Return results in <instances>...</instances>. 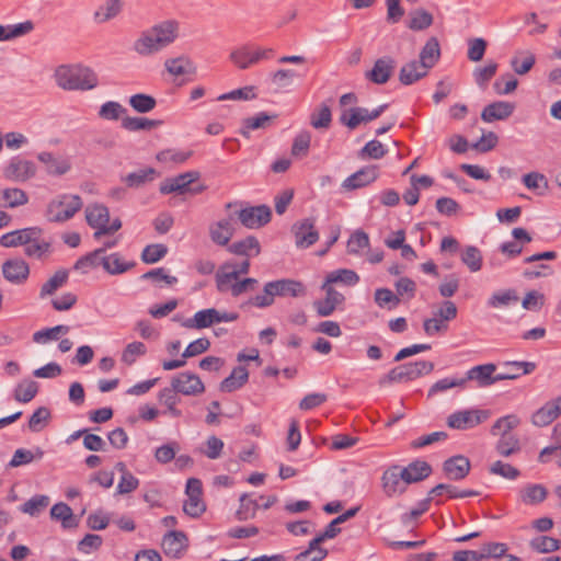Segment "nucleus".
<instances>
[{"instance_id":"f257e3e1","label":"nucleus","mask_w":561,"mask_h":561,"mask_svg":"<svg viewBox=\"0 0 561 561\" xmlns=\"http://www.w3.org/2000/svg\"><path fill=\"white\" fill-rule=\"evenodd\" d=\"M305 294L306 287L301 282L282 278L265 283L263 293L251 297L247 304L263 309L272 306L275 297H300Z\"/></svg>"},{"instance_id":"f03ea898","label":"nucleus","mask_w":561,"mask_h":561,"mask_svg":"<svg viewBox=\"0 0 561 561\" xmlns=\"http://www.w3.org/2000/svg\"><path fill=\"white\" fill-rule=\"evenodd\" d=\"M54 78L59 88L69 91L91 90L98 85L96 73L90 68L79 65L57 67Z\"/></svg>"},{"instance_id":"7ed1b4c3","label":"nucleus","mask_w":561,"mask_h":561,"mask_svg":"<svg viewBox=\"0 0 561 561\" xmlns=\"http://www.w3.org/2000/svg\"><path fill=\"white\" fill-rule=\"evenodd\" d=\"M434 370V363L430 360H415L405 363L390 369L379 379V385L385 386L393 382H407L428 375Z\"/></svg>"},{"instance_id":"20e7f679","label":"nucleus","mask_w":561,"mask_h":561,"mask_svg":"<svg viewBox=\"0 0 561 561\" xmlns=\"http://www.w3.org/2000/svg\"><path fill=\"white\" fill-rule=\"evenodd\" d=\"M79 195L61 194L51 199L46 209V218L50 222H65L82 208Z\"/></svg>"},{"instance_id":"39448f33","label":"nucleus","mask_w":561,"mask_h":561,"mask_svg":"<svg viewBox=\"0 0 561 561\" xmlns=\"http://www.w3.org/2000/svg\"><path fill=\"white\" fill-rule=\"evenodd\" d=\"M201 174L197 171H188L181 173L173 178H167L161 182L159 191L163 195L178 193L180 195L191 193L199 194L205 190L204 185L192 186V184L199 179Z\"/></svg>"},{"instance_id":"423d86ee","label":"nucleus","mask_w":561,"mask_h":561,"mask_svg":"<svg viewBox=\"0 0 561 561\" xmlns=\"http://www.w3.org/2000/svg\"><path fill=\"white\" fill-rule=\"evenodd\" d=\"M417 479L419 478H412L408 470H401L400 466H391L382 473V490L388 497H392L396 494H402L405 491L402 483H416Z\"/></svg>"},{"instance_id":"0eeeda50","label":"nucleus","mask_w":561,"mask_h":561,"mask_svg":"<svg viewBox=\"0 0 561 561\" xmlns=\"http://www.w3.org/2000/svg\"><path fill=\"white\" fill-rule=\"evenodd\" d=\"M388 104H381L369 111L366 107L355 106L348 110H344L340 115V123L347 127L350 130L356 129L360 124L369 123L378 118L387 108Z\"/></svg>"},{"instance_id":"6e6552de","label":"nucleus","mask_w":561,"mask_h":561,"mask_svg":"<svg viewBox=\"0 0 561 561\" xmlns=\"http://www.w3.org/2000/svg\"><path fill=\"white\" fill-rule=\"evenodd\" d=\"M490 412L480 409L460 410L451 413L447 417V425L450 428L466 431L478 426L486 421Z\"/></svg>"},{"instance_id":"1a4fd4ad","label":"nucleus","mask_w":561,"mask_h":561,"mask_svg":"<svg viewBox=\"0 0 561 561\" xmlns=\"http://www.w3.org/2000/svg\"><path fill=\"white\" fill-rule=\"evenodd\" d=\"M250 260L247 257L241 263L236 264L231 261L221 264L216 273V287L218 291L225 293L229 289L232 280H237L239 275L248 274L250 271Z\"/></svg>"},{"instance_id":"9d476101","label":"nucleus","mask_w":561,"mask_h":561,"mask_svg":"<svg viewBox=\"0 0 561 561\" xmlns=\"http://www.w3.org/2000/svg\"><path fill=\"white\" fill-rule=\"evenodd\" d=\"M36 170L33 161L15 156L3 168V176L12 182L24 183L35 176Z\"/></svg>"},{"instance_id":"9b49d317","label":"nucleus","mask_w":561,"mask_h":561,"mask_svg":"<svg viewBox=\"0 0 561 561\" xmlns=\"http://www.w3.org/2000/svg\"><path fill=\"white\" fill-rule=\"evenodd\" d=\"M237 215L244 227L257 229L271 221L272 210L267 205H257L242 208Z\"/></svg>"},{"instance_id":"f8f14e48","label":"nucleus","mask_w":561,"mask_h":561,"mask_svg":"<svg viewBox=\"0 0 561 561\" xmlns=\"http://www.w3.org/2000/svg\"><path fill=\"white\" fill-rule=\"evenodd\" d=\"M171 389L184 396H197L205 391V386L196 374L184 371L172 378Z\"/></svg>"},{"instance_id":"ddd939ff","label":"nucleus","mask_w":561,"mask_h":561,"mask_svg":"<svg viewBox=\"0 0 561 561\" xmlns=\"http://www.w3.org/2000/svg\"><path fill=\"white\" fill-rule=\"evenodd\" d=\"M291 231L298 248L307 249L319 240V232L314 227L313 218H305L294 224Z\"/></svg>"},{"instance_id":"4468645a","label":"nucleus","mask_w":561,"mask_h":561,"mask_svg":"<svg viewBox=\"0 0 561 561\" xmlns=\"http://www.w3.org/2000/svg\"><path fill=\"white\" fill-rule=\"evenodd\" d=\"M378 176L379 169L377 165H365L346 178L342 183V188L344 191L362 188L375 182Z\"/></svg>"},{"instance_id":"2eb2a0df","label":"nucleus","mask_w":561,"mask_h":561,"mask_svg":"<svg viewBox=\"0 0 561 561\" xmlns=\"http://www.w3.org/2000/svg\"><path fill=\"white\" fill-rule=\"evenodd\" d=\"M470 469L471 462L463 455L449 457L443 462L444 476L451 481L463 480L470 473Z\"/></svg>"},{"instance_id":"dca6fc26","label":"nucleus","mask_w":561,"mask_h":561,"mask_svg":"<svg viewBox=\"0 0 561 561\" xmlns=\"http://www.w3.org/2000/svg\"><path fill=\"white\" fill-rule=\"evenodd\" d=\"M396 68V60L390 56L378 58L373 68L365 73V78L375 84H385L389 81Z\"/></svg>"},{"instance_id":"f3484780","label":"nucleus","mask_w":561,"mask_h":561,"mask_svg":"<svg viewBox=\"0 0 561 561\" xmlns=\"http://www.w3.org/2000/svg\"><path fill=\"white\" fill-rule=\"evenodd\" d=\"M38 233H43V229L39 227L18 229L1 236L0 245L3 248L26 247L31 241H35Z\"/></svg>"},{"instance_id":"a211bd4d","label":"nucleus","mask_w":561,"mask_h":561,"mask_svg":"<svg viewBox=\"0 0 561 561\" xmlns=\"http://www.w3.org/2000/svg\"><path fill=\"white\" fill-rule=\"evenodd\" d=\"M321 289L325 291V298L313 302V307L320 317L331 316L337 306L345 300L344 296L335 290L332 286L322 284Z\"/></svg>"},{"instance_id":"6ab92c4d","label":"nucleus","mask_w":561,"mask_h":561,"mask_svg":"<svg viewBox=\"0 0 561 561\" xmlns=\"http://www.w3.org/2000/svg\"><path fill=\"white\" fill-rule=\"evenodd\" d=\"M188 546V538L184 531L170 530L162 539V549L168 557L181 558Z\"/></svg>"},{"instance_id":"aec40b11","label":"nucleus","mask_w":561,"mask_h":561,"mask_svg":"<svg viewBox=\"0 0 561 561\" xmlns=\"http://www.w3.org/2000/svg\"><path fill=\"white\" fill-rule=\"evenodd\" d=\"M496 365L492 363L477 365L467 371L462 380H465V385L467 381L473 380L477 381L478 387L485 388L499 381L497 374L494 375Z\"/></svg>"},{"instance_id":"412c9836","label":"nucleus","mask_w":561,"mask_h":561,"mask_svg":"<svg viewBox=\"0 0 561 561\" xmlns=\"http://www.w3.org/2000/svg\"><path fill=\"white\" fill-rule=\"evenodd\" d=\"M3 277L12 284H23L30 275V266L22 259H10L2 264Z\"/></svg>"},{"instance_id":"4be33fe9","label":"nucleus","mask_w":561,"mask_h":561,"mask_svg":"<svg viewBox=\"0 0 561 561\" xmlns=\"http://www.w3.org/2000/svg\"><path fill=\"white\" fill-rule=\"evenodd\" d=\"M232 220V216H229L209 226V237L215 244L221 247L228 245L234 234Z\"/></svg>"},{"instance_id":"5701e85b","label":"nucleus","mask_w":561,"mask_h":561,"mask_svg":"<svg viewBox=\"0 0 561 561\" xmlns=\"http://www.w3.org/2000/svg\"><path fill=\"white\" fill-rule=\"evenodd\" d=\"M548 489L541 483H527L518 492L519 501L528 506H536L548 497Z\"/></svg>"},{"instance_id":"b1692460","label":"nucleus","mask_w":561,"mask_h":561,"mask_svg":"<svg viewBox=\"0 0 561 561\" xmlns=\"http://www.w3.org/2000/svg\"><path fill=\"white\" fill-rule=\"evenodd\" d=\"M514 110L515 105L511 102L495 101L483 108L481 119L486 123L504 121L513 114Z\"/></svg>"},{"instance_id":"393cba45","label":"nucleus","mask_w":561,"mask_h":561,"mask_svg":"<svg viewBox=\"0 0 561 561\" xmlns=\"http://www.w3.org/2000/svg\"><path fill=\"white\" fill-rule=\"evenodd\" d=\"M503 371L497 374L499 381L515 380L523 375H529L536 369L533 362H505L502 364Z\"/></svg>"},{"instance_id":"a878e982","label":"nucleus","mask_w":561,"mask_h":561,"mask_svg":"<svg viewBox=\"0 0 561 561\" xmlns=\"http://www.w3.org/2000/svg\"><path fill=\"white\" fill-rule=\"evenodd\" d=\"M159 176V172L151 167L130 172L121 180L128 188H140Z\"/></svg>"},{"instance_id":"bb28decb","label":"nucleus","mask_w":561,"mask_h":561,"mask_svg":"<svg viewBox=\"0 0 561 561\" xmlns=\"http://www.w3.org/2000/svg\"><path fill=\"white\" fill-rule=\"evenodd\" d=\"M150 30L152 35L157 37L156 43H159L161 48H164L176 39L179 23L169 20L152 26Z\"/></svg>"},{"instance_id":"cd10ccee","label":"nucleus","mask_w":561,"mask_h":561,"mask_svg":"<svg viewBox=\"0 0 561 561\" xmlns=\"http://www.w3.org/2000/svg\"><path fill=\"white\" fill-rule=\"evenodd\" d=\"M428 71L430 70L423 68L417 60H411L401 67L399 71V81L403 85H411L425 78L428 75Z\"/></svg>"},{"instance_id":"c85d7f7f","label":"nucleus","mask_w":561,"mask_h":561,"mask_svg":"<svg viewBox=\"0 0 561 561\" xmlns=\"http://www.w3.org/2000/svg\"><path fill=\"white\" fill-rule=\"evenodd\" d=\"M102 267L111 275H119L136 266L135 261L124 262L118 252L108 255L103 254L101 257Z\"/></svg>"},{"instance_id":"c756f323","label":"nucleus","mask_w":561,"mask_h":561,"mask_svg":"<svg viewBox=\"0 0 561 561\" xmlns=\"http://www.w3.org/2000/svg\"><path fill=\"white\" fill-rule=\"evenodd\" d=\"M38 161L46 165L49 175L60 176L66 174L71 165L66 159H57L51 152L43 151L37 154Z\"/></svg>"},{"instance_id":"7c9ffc66","label":"nucleus","mask_w":561,"mask_h":561,"mask_svg":"<svg viewBox=\"0 0 561 561\" xmlns=\"http://www.w3.org/2000/svg\"><path fill=\"white\" fill-rule=\"evenodd\" d=\"M249 380V373L244 366H237L232 369L231 374L225 378L219 389L222 392H233L242 388Z\"/></svg>"},{"instance_id":"2f4dec72","label":"nucleus","mask_w":561,"mask_h":561,"mask_svg":"<svg viewBox=\"0 0 561 561\" xmlns=\"http://www.w3.org/2000/svg\"><path fill=\"white\" fill-rule=\"evenodd\" d=\"M227 250L234 255L250 257L252 255L260 254L261 245L254 236H248L247 238L228 245Z\"/></svg>"},{"instance_id":"473e14b6","label":"nucleus","mask_w":561,"mask_h":561,"mask_svg":"<svg viewBox=\"0 0 561 561\" xmlns=\"http://www.w3.org/2000/svg\"><path fill=\"white\" fill-rule=\"evenodd\" d=\"M440 57V47L439 43L436 37H431L423 48L420 51L419 55V62L423 66L425 69H432Z\"/></svg>"},{"instance_id":"72a5a7b5","label":"nucleus","mask_w":561,"mask_h":561,"mask_svg":"<svg viewBox=\"0 0 561 561\" xmlns=\"http://www.w3.org/2000/svg\"><path fill=\"white\" fill-rule=\"evenodd\" d=\"M167 71L175 77L196 73V66L186 56H180L176 58H169L164 61Z\"/></svg>"},{"instance_id":"f704fd0d","label":"nucleus","mask_w":561,"mask_h":561,"mask_svg":"<svg viewBox=\"0 0 561 561\" xmlns=\"http://www.w3.org/2000/svg\"><path fill=\"white\" fill-rule=\"evenodd\" d=\"M50 517L60 520L65 529L76 528L79 525V517H77L71 507L64 502H59L50 508Z\"/></svg>"},{"instance_id":"c9c22d12","label":"nucleus","mask_w":561,"mask_h":561,"mask_svg":"<svg viewBox=\"0 0 561 561\" xmlns=\"http://www.w3.org/2000/svg\"><path fill=\"white\" fill-rule=\"evenodd\" d=\"M85 219L91 228L101 230L110 221L108 208L101 204L89 206L85 209Z\"/></svg>"},{"instance_id":"e433bc0d","label":"nucleus","mask_w":561,"mask_h":561,"mask_svg":"<svg viewBox=\"0 0 561 561\" xmlns=\"http://www.w3.org/2000/svg\"><path fill=\"white\" fill-rule=\"evenodd\" d=\"M28 202L27 194L18 187H10L0 191V207L15 208Z\"/></svg>"},{"instance_id":"4c0bfd02","label":"nucleus","mask_w":561,"mask_h":561,"mask_svg":"<svg viewBox=\"0 0 561 561\" xmlns=\"http://www.w3.org/2000/svg\"><path fill=\"white\" fill-rule=\"evenodd\" d=\"M156 38L151 30L145 31L141 33L140 37L135 41L133 48L141 56L152 55L162 49L160 44L156 43Z\"/></svg>"},{"instance_id":"58836bf2","label":"nucleus","mask_w":561,"mask_h":561,"mask_svg":"<svg viewBox=\"0 0 561 561\" xmlns=\"http://www.w3.org/2000/svg\"><path fill=\"white\" fill-rule=\"evenodd\" d=\"M519 300L517 291L513 288L494 291L486 301L490 308H506Z\"/></svg>"},{"instance_id":"ea45409f","label":"nucleus","mask_w":561,"mask_h":561,"mask_svg":"<svg viewBox=\"0 0 561 561\" xmlns=\"http://www.w3.org/2000/svg\"><path fill=\"white\" fill-rule=\"evenodd\" d=\"M277 115H268L265 112H261L253 117H248L242 121V127L240 129V134L249 138L250 130L265 128Z\"/></svg>"},{"instance_id":"a19ab883","label":"nucleus","mask_w":561,"mask_h":561,"mask_svg":"<svg viewBox=\"0 0 561 561\" xmlns=\"http://www.w3.org/2000/svg\"><path fill=\"white\" fill-rule=\"evenodd\" d=\"M559 416L558 408L552 401H548L531 415V423L535 426L543 427L551 424Z\"/></svg>"},{"instance_id":"79ce46f5","label":"nucleus","mask_w":561,"mask_h":561,"mask_svg":"<svg viewBox=\"0 0 561 561\" xmlns=\"http://www.w3.org/2000/svg\"><path fill=\"white\" fill-rule=\"evenodd\" d=\"M161 124V121L149 119L147 117L126 116L122 118V128L128 131L151 130Z\"/></svg>"},{"instance_id":"37998d69","label":"nucleus","mask_w":561,"mask_h":561,"mask_svg":"<svg viewBox=\"0 0 561 561\" xmlns=\"http://www.w3.org/2000/svg\"><path fill=\"white\" fill-rule=\"evenodd\" d=\"M105 253V248H99L94 251L79 257L73 265L75 271H79L82 274H87L89 270L101 265V257Z\"/></svg>"},{"instance_id":"c03bdc74","label":"nucleus","mask_w":561,"mask_h":561,"mask_svg":"<svg viewBox=\"0 0 561 561\" xmlns=\"http://www.w3.org/2000/svg\"><path fill=\"white\" fill-rule=\"evenodd\" d=\"M34 24L32 21H25L14 25H1L0 24V42L10 41L23 35L28 34L33 31Z\"/></svg>"},{"instance_id":"a18cd8bd","label":"nucleus","mask_w":561,"mask_h":561,"mask_svg":"<svg viewBox=\"0 0 561 561\" xmlns=\"http://www.w3.org/2000/svg\"><path fill=\"white\" fill-rule=\"evenodd\" d=\"M239 508L236 512V518L240 522L252 519L255 517L260 503L252 500L247 493H243L239 499Z\"/></svg>"},{"instance_id":"49530a36","label":"nucleus","mask_w":561,"mask_h":561,"mask_svg":"<svg viewBox=\"0 0 561 561\" xmlns=\"http://www.w3.org/2000/svg\"><path fill=\"white\" fill-rule=\"evenodd\" d=\"M500 439L496 443L495 449L499 455L510 457L520 450V443L516 435L500 433Z\"/></svg>"},{"instance_id":"de8ad7c7","label":"nucleus","mask_w":561,"mask_h":561,"mask_svg":"<svg viewBox=\"0 0 561 561\" xmlns=\"http://www.w3.org/2000/svg\"><path fill=\"white\" fill-rule=\"evenodd\" d=\"M359 282V276L353 270L340 268L329 273L325 277L324 284L342 283L347 286H354Z\"/></svg>"},{"instance_id":"09e8293b","label":"nucleus","mask_w":561,"mask_h":561,"mask_svg":"<svg viewBox=\"0 0 561 561\" xmlns=\"http://www.w3.org/2000/svg\"><path fill=\"white\" fill-rule=\"evenodd\" d=\"M68 277L69 272L67 270H58L46 283L42 285L39 297L44 298L46 296L53 295L67 283Z\"/></svg>"},{"instance_id":"8fccbe9b","label":"nucleus","mask_w":561,"mask_h":561,"mask_svg":"<svg viewBox=\"0 0 561 561\" xmlns=\"http://www.w3.org/2000/svg\"><path fill=\"white\" fill-rule=\"evenodd\" d=\"M38 392V383L34 380H23L14 389L13 397L18 402L27 403L32 401Z\"/></svg>"},{"instance_id":"3c124183","label":"nucleus","mask_w":561,"mask_h":561,"mask_svg":"<svg viewBox=\"0 0 561 561\" xmlns=\"http://www.w3.org/2000/svg\"><path fill=\"white\" fill-rule=\"evenodd\" d=\"M444 491H447V496L449 499H465L470 496H478L480 494L479 491L459 490L457 486L447 483H439L435 485L434 488L431 489V494L442 496Z\"/></svg>"},{"instance_id":"603ef678","label":"nucleus","mask_w":561,"mask_h":561,"mask_svg":"<svg viewBox=\"0 0 561 561\" xmlns=\"http://www.w3.org/2000/svg\"><path fill=\"white\" fill-rule=\"evenodd\" d=\"M332 122V112L327 103H321L320 106L310 115V125L316 129H327Z\"/></svg>"},{"instance_id":"864d4df0","label":"nucleus","mask_w":561,"mask_h":561,"mask_svg":"<svg viewBox=\"0 0 561 561\" xmlns=\"http://www.w3.org/2000/svg\"><path fill=\"white\" fill-rule=\"evenodd\" d=\"M128 103L134 111L140 114L151 112L157 105L156 99L152 95L146 93H136L131 95L128 100Z\"/></svg>"},{"instance_id":"5fc2aeb1","label":"nucleus","mask_w":561,"mask_h":561,"mask_svg":"<svg viewBox=\"0 0 561 561\" xmlns=\"http://www.w3.org/2000/svg\"><path fill=\"white\" fill-rule=\"evenodd\" d=\"M387 153L388 149L379 140L373 139L358 151V158L379 160Z\"/></svg>"},{"instance_id":"6e6d98bb","label":"nucleus","mask_w":561,"mask_h":561,"mask_svg":"<svg viewBox=\"0 0 561 561\" xmlns=\"http://www.w3.org/2000/svg\"><path fill=\"white\" fill-rule=\"evenodd\" d=\"M461 261L471 272H478L482 267L481 251L474 245H468L461 253Z\"/></svg>"},{"instance_id":"4d7b16f0","label":"nucleus","mask_w":561,"mask_h":561,"mask_svg":"<svg viewBox=\"0 0 561 561\" xmlns=\"http://www.w3.org/2000/svg\"><path fill=\"white\" fill-rule=\"evenodd\" d=\"M168 253V247L162 243L148 244L141 252V261L146 264H154Z\"/></svg>"},{"instance_id":"13d9d810","label":"nucleus","mask_w":561,"mask_h":561,"mask_svg":"<svg viewBox=\"0 0 561 561\" xmlns=\"http://www.w3.org/2000/svg\"><path fill=\"white\" fill-rule=\"evenodd\" d=\"M49 504V497L47 495L37 494L32 496L23 505L20 506V511L31 516H36L46 508Z\"/></svg>"},{"instance_id":"bf43d9fd","label":"nucleus","mask_w":561,"mask_h":561,"mask_svg":"<svg viewBox=\"0 0 561 561\" xmlns=\"http://www.w3.org/2000/svg\"><path fill=\"white\" fill-rule=\"evenodd\" d=\"M51 243L42 239V233L36 234L35 241L26 244L24 252L30 257L42 259L50 251Z\"/></svg>"},{"instance_id":"052dcab7","label":"nucleus","mask_w":561,"mask_h":561,"mask_svg":"<svg viewBox=\"0 0 561 561\" xmlns=\"http://www.w3.org/2000/svg\"><path fill=\"white\" fill-rule=\"evenodd\" d=\"M530 548L540 553L553 552L560 549L561 542L560 540L548 537V536H539L530 540Z\"/></svg>"},{"instance_id":"680f3d73","label":"nucleus","mask_w":561,"mask_h":561,"mask_svg":"<svg viewBox=\"0 0 561 561\" xmlns=\"http://www.w3.org/2000/svg\"><path fill=\"white\" fill-rule=\"evenodd\" d=\"M50 419V411L46 407L37 408L28 420V428L30 431L37 433L41 432L48 423Z\"/></svg>"},{"instance_id":"e2e57ef3","label":"nucleus","mask_w":561,"mask_h":561,"mask_svg":"<svg viewBox=\"0 0 561 561\" xmlns=\"http://www.w3.org/2000/svg\"><path fill=\"white\" fill-rule=\"evenodd\" d=\"M121 0H107L104 5L95 11L94 19L100 23L106 22L115 18L121 12Z\"/></svg>"},{"instance_id":"0e129e2a","label":"nucleus","mask_w":561,"mask_h":561,"mask_svg":"<svg viewBox=\"0 0 561 561\" xmlns=\"http://www.w3.org/2000/svg\"><path fill=\"white\" fill-rule=\"evenodd\" d=\"M433 23V15L423 9H417L411 13L409 28L413 31H423L430 27Z\"/></svg>"},{"instance_id":"69168bd1","label":"nucleus","mask_w":561,"mask_h":561,"mask_svg":"<svg viewBox=\"0 0 561 561\" xmlns=\"http://www.w3.org/2000/svg\"><path fill=\"white\" fill-rule=\"evenodd\" d=\"M520 423V420L515 414H508L500 417L491 427L492 435H499L500 433L511 434L510 432L517 427Z\"/></svg>"},{"instance_id":"338daca9","label":"nucleus","mask_w":561,"mask_h":561,"mask_svg":"<svg viewBox=\"0 0 561 561\" xmlns=\"http://www.w3.org/2000/svg\"><path fill=\"white\" fill-rule=\"evenodd\" d=\"M147 353V347L142 342H131L126 345L122 353V362L130 366L136 362V358L144 356Z\"/></svg>"},{"instance_id":"774afa93","label":"nucleus","mask_w":561,"mask_h":561,"mask_svg":"<svg viewBox=\"0 0 561 561\" xmlns=\"http://www.w3.org/2000/svg\"><path fill=\"white\" fill-rule=\"evenodd\" d=\"M125 113L126 108L122 104L108 101L100 107L99 116L103 119L117 121Z\"/></svg>"}]
</instances>
